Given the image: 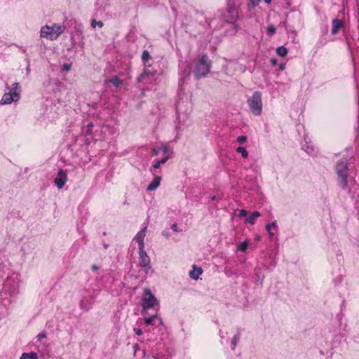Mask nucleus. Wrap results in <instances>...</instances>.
Wrapping results in <instances>:
<instances>
[{"mask_svg":"<svg viewBox=\"0 0 359 359\" xmlns=\"http://www.w3.org/2000/svg\"><path fill=\"white\" fill-rule=\"evenodd\" d=\"M145 359H168V358H165L164 356H162L161 358L156 357L155 355H147L146 356L144 355Z\"/></svg>","mask_w":359,"mask_h":359,"instance_id":"37","label":"nucleus"},{"mask_svg":"<svg viewBox=\"0 0 359 359\" xmlns=\"http://www.w3.org/2000/svg\"><path fill=\"white\" fill-rule=\"evenodd\" d=\"M264 2L267 4H269L271 2V0H264Z\"/></svg>","mask_w":359,"mask_h":359,"instance_id":"54","label":"nucleus"},{"mask_svg":"<svg viewBox=\"0 0 359 359\" xmlns=\"http://www.w3.org/2000/svg\"><path fill=\"white\" fill-rule=\"evenodd\" d=\"M242 4V0H228L226 13L224 15L225 21L231 23L233 27V34L237 30V26L234 24L238 18L239 8Z\"/></svg>","mask_w":359,"mask_h":359,"instance_id":"4","label":"nucleus"},{"mask_svg":"<svg viewBox=\"0 0 359 359\" xmlns=\"http://www.w3.org/2000/svg\"><path fill=\"white\" fill-rule=\"evenodd\" d=\"M279 69L280 70H284L285 69V65L284 64H280Z\"/></svg>","mask_w":359,"mask_h":359,"instance_id":"51","label":"nucleus"},{"mask_svg":"<svg viewBox=\"0 0 359 359\" xmlns=\"http://www.w3.org/2000/svg\"><path fill=\"white\" fill-rule=\"evenodd\" d=\"M276 27L273 26V25H270L267 27V34L269 35V36H272L273 34H275L276 32Z\"/></svg>","mask_w":359,"mask_h":359,"instance_id":"30","label":"nucleus"},{"mask_svg":"<svg viewBox=\"0 0 359 359\" xmlns=\"http://www.w3.org/2000/svg\"><path fill=\"white\" fill-rule=\"evenodd\" d=\"M22 91V88L19 83L15 82L12 84L11 87L9 88V91L13 95L16 97V99H20V94Z\"/></svg>","mask_w":359,"mask_h":359,"instance_id":"14","label":"nucleus"},{"mask_svg":"<svg viewBox=\"0 0 359 359\" xmlns=\"http://www.w3.org/2000/svg\"><path fill=\"white\" fill-rule=\"evenodd\" d=\"M216 199V196H213L211 197V200L212 201H215Z\"/></svg>","mask_w":359,"mask_h":359,"instance_id":"58","label":"nucleus"},{"mask_svg":"<svg viewBox=\"0 0 359 359\" xmlns=\"http://www.w3.org/2000/svg\"><path fill=\"white\" fill-rule=\"evenodd\" d=\"M237 141L240 144H244L247 141V137L245 135H240L237 137Z\"/></svg>","mask_w":359,"mask_h":359,"instance_id":"35","label":"nucleus"},{"mask_svg":"<svg viewBox=\"0 0 359 359\" xmlns=\"http://www.w3.org/2000/svg\"><path fill=\"white\" fill-rule=\"evenodd\" d=\"M268 233H269V238L272 239L273 237V235H274L273 233L271 231V229H269V231H268Z\"/></svg>","mask_w":359,"mask_h":359,"instance_id":"48","label":"nucleus"},{"mask_svg":"<svg viewBox=\"0 0 359 359\" xmlns=\"http://www.w3.org/2000/svg\"><path fill=\"white\" fill-rule=\"evenodd\" d=\"M102 245L104 249H107L109 248V244L106 243L105 242H103Z\"/></svg>","mask_w":359,"mask_h":359,"instance_id":"49","label":"nucleus"},{"mask_svg":"<svg viewBox=\"0 0 359 359\" xmlns=\"http://www.w3.org/2000/svg\"><path fill=\"white\" fill-rule=\"evenodd\" d=\"M250 112L256 116H260L262 112L263 103L262 93L259 91L253 93L252 95L247 100Z\"/></svg>","mask_w":359,"mask_h":359,"instance_id":"7","label":"nucleus"},{"mask_svg":"<svg viewBox=\"0 0 359 359\" xmlns=\"http://www.w3.org/2000/svg\"><path fill=\"white\" fill-rule=\"evenodd\" d=\"M158 320H159L160 325H163V324L162 318H159Z\"/></svg>","mask_w":359,"mask_h":359,"instance_id":"55","label":"nucleus"},{"mask_svg":"<svg viewBox=\"0 0 359 359\" xmlns=\"http://www.w3.org/2000/svg\"><path fill=\"white\" fill-rule=\"evenodd\" d=\"M18 101H19L18 99H16V97H15L12 93L8 92L5 93L3 95L1 100H0V104L1 105L10 104L12 102H17Z\"/></svg>","mask_w":359,"mask_h":359,"instance_id":"13","label":"nucleus"},{"mask_svg":"<svg viewBox=\"0 0 359 359\" xmlns=\"http://www.w3.org/2000/svg\"><path fill=\"white\" fill-rule=\"evenodd\" d=\"M169 158H170L169 155H167V156H164L162 159L158 160V161L160 162V163L161 165H163L167 162V161L169 159Z\"/></svg>","mask_w":359,"mask_h":359,"instance_id":"39","label":"nucleus"},{"mask_svg":"<svg viewBox=\"0 0 359 359\" xmlns=\"http://www.w3.org/2000/svg\"><path fill=\"white\" fill-rule=\"evenodd\" d=\"M343 26V22L339 19H334L332 20V28L331 32L332 34H336L339 32V29Z\"/></svg>","mask_w":359,"mask_h":359,"instance_id":"17","label":"nucleus"},{"mask_svg":"<svg viewBox=\"0 0 359 359\" xmlns=\"http://www.w3.org/2000/svg\"><path fill=\"white\" fill-rule=\"evenodd\" d=\"M161 150V148H154L152 150L153 154L155 156L158 155Z\"/></svg>","mask_w":359,"mask_h":359,"instance_id":"44","label":"nucleus"},{"mask_svg":"<svg viewBox=\"0 0 359 359\" xmlns=\"http://www.w3.org/2000/svg\"><path fill=\"white\" fill-rule=\"evenodd\" d=\"M146 230L147 227H144V229L138 231L134 238V240H135L138 243L139 249L144 248V240L146 235Z\"/></svg>","mask_w":359,"mask_h":359,"instance_id":"12","label":"nucleus"},{"mask_svg":"<svg viewBox=\"0 0 359 359\" xmlns=\"http://www.w3.org/2000/svg\"><path fill=\"white\" fill-rule=\"evenodd\" d=\"M248 215V212L245 210H240L238 216L239 217H246Z\"/></svg>","mask_w":359,"mask_h":359,"instance_id":"40","label":"nucleus"},{"mask_svg":"<svg viewBox=\"0 0 359 359\" xmlns=\"http://www.w3.org/2000/svg\"><path fill=\"white\" fill-rule=\"evenodd\" d=\"M211 68V62L207 55H202L194 60L192 72L195 78L198 80L207 76Z\"/></svg>","mask_w":359,"mask_h":359,"instance_id":"2","label":"nucleus"},{"mask_svg":"<svg viewBox=\"0 0 359 359\" xmlns=\"http://www.w3.org/2000/svg\"><path fill=\"white\" fill-rule=\"evenodd\" d=\"M220 337H221V338H224V334H223L221 330H220Z\"/></svg>","mask_w":359,"mask_h":359,"instance_id":"57","label":"nucleus"},{"mask_svg":"<svg viewBox=\"0 0 359 359\" xmlns=\"http://www.w3.org/2000/svg\"><path fill=\"white\" fill-rule=\"evenodd\" d=\"M162 234H163V236H165L167 238H168L170 237V233L168 231H163L162 232Z\"/></svg>","mask_w":359,"mask_h":359,"instance_id":"47","label":"nucleus"},{"mask_svg":"<svg viewBox=\"0 0 359 359\" xmlns=\"http://www.w3.org/2000/svg\"><path fill=\"white\" fill-rule=\"evenodd\" d=\"M20 288L19 274L11 270L8 256L0 252V304L9 306L20 294Z\"/></svg>","mask_w":359,"mask_h":359,"instance_id":"1","label":"nucleus"},{"mask_svg":"<svg viewBox=\"0 0 359 359\" xmlns=\"http://www.w3.org/2000/svg\"><path fill=\"white\" fill-rule=\"evenodd\" d=\"M277 226V223H276V221H274L271 223H268L266 224V230L267 231H269V229H271L272 227L273 228H275Z\"/></svg>","mask_w":359,"mask_h":359,"instance_id":"32","label":"nucleus"},{"mask_svg":"<svg viewBox=\"0 0 359 359\" xmlns=\"http://www.w3.org/2000/svg\"><path fill=\"white\" fill-rule=\"evenodd\" d=\"M303 149L308 154L313 155L314 153V148L312 146H303Z\"/></svg>","mask_w":359,"mask_h":359,"instance_id":"31","label":"nucleus"},{"mask_svg":"<svg viewBox=\"0 0 359 359\" xmlns=\"http://www.w3.org/2000/svg\"><path fill=\"white\" fill-rule=\"evenodd\" d=\"M261 214L258 211L253 212L248 217H247L245 222L253 225L255 223L256 219L260 217Z\"/></svg>","mask_w":359,"mask_h":359,"instance_id":"20","label":"nucleus"},{"mask_svg":"<svg viewBox=\"0 0 359 359\" xmlns=\"http://www.w3.org/2000/svg\"><path fill=\"white\" fill-rule=\"evenodd\" d=\"M161 149L163 151V154L164 156L168 155V153L170 152V149L168 146L163 145Z\"/></svg>","mask_w":359,"mask_h":359,"instance_id":"33","label":"nucleus"},{"mask_svg":"<svg viewBox=\"0 0 359 359\" xmlns=\"http://www.w3.org/2000/svg\"><path fill=\"white\" fill-rule=\"evenodd\" d=\"M95 15L98 17L107 8L108 3L107 0H97L95 4Z\"/></svg>","mask_w":359,"mask_h":359,"instance_id":"11","label":"nucleus"},{"mask_svg":"<svg viewBox=\"0 0 359 359\" xmlns=\"http://www.w3.org/2000/svg\"><path fill=\"white\" fill-rule=\"evenodd\" d=\"M161 180V177L159 176H156L154 178V180L151 181V182L147 186V191H153L157 189L159 185Z\"/></svg>","mask_w":359,"mask_h":359,"instance_id":"18","label":"nucleus"},{"mask_svg":"<svg viewBox=\"0 0 359 359\" xmlns=\"http://www.w3.org/2000/svg\"><path fill=\"white\" fill-rule=\"evenodd\" d=\"M171 229H172V231H174L175 232L181 231V230L178 229L177 224L176 223H174V224H172Z\"/></svg>","mask_w":359,"mask_h":359,"instance_id":"43","label":"nucleus"},{"mask_svg":"<svg viewBox=\"0 0 359 359\" xmlns=\"http://www.w3.org/2000/svg\"><path fill=\"white\" fill-rule=\"evenodd\" d=\"M203 269L200 266H197L196 265H193V269L189 273V277L195 280H197L199 278V276L202 274Z\"/></svg>","mask_w":359,"mask_h":359,"instance_id":"15","label":"nucleus"},{"mask_svg":"<svg viewBox=\"0 0 359 359\" xmlns=\"http://www.w3.org/2000/svg\"><path fill=\"white\" fill-rule=\"evenodd\" d=\"M139 256H140V266L144 269V271L147 273L149 270H151V266L150 265L151 259L150 257L147 254L144 248L139 249Z\"/></svg>","mask_w":359,"mask_h":359,"instance_id":"8","label":"nucleus"},{"mask_svg":"<svg viewBox=\"0 0 359 359\" xmlns=\"http://www.w3.org/2000/svg\"><path fill=\"white\" fill-rule=\"evenodd\" d=\"M106 234H107V233H106V232H105V231H104V232L102 233V235H103V236H106Z\"/></svg>","mask_w":359,"mask_h":359,"instance_id":"59","label":"nucleus"},{"mask_svg":"<svg viewBox=\"0 0 359 359\" xmlns=\"http://www.w3.org/2000/svg\"><path fill=\"white\" fill-rule=\"evenodd\" d=\"M353 156L343 158L340 161L337 162L335 166L336 173L339 178V185L343 189H346L348 187V165L353 163Z\"/></svg>","mask_w":359,"mask_h":359,"instance_id":"3","label":"nucleus"},{"mask_svg":"<svg viewBox=\"0 0 359 359\" xmlns=\"http://www.w3.org/2000/svg\"><path fill=\"white\" fill-rule=\"evenodd\" d=\"M108 82L111 83L116 88L119 87L123 83L122 81L119 79L116 76L112 77L108 81Z\"/></svg>","mask_w":359,"mask_h":359,"instance_id":"21","label":"nucleus"},{"mask_svg":"<svg viewBox=\"0 0 359 359\" xmlns=\"http://www.w3.org/2000/svg\"><path fill=\"white\" fill-rule=\"evenodd\" d=\"M72 65L69 63H65L62 65V70L68 72L71 69Z\"/></svg>","mask_w":359,"mask_h":359,"instance_id":"36","label":"nucleus"},{"mask_svg":"<svg viewBox=\"0 0 359 359\" xmlns=\"http://www.w3.org/2000/svg\"><path fill=\"white\" fill-rule=\"evenodd\" d=\"M155 74H156V71L146 69L137 78V82L149 83L151 82L150 78L154 76Z\"/></svg>","mask_w":359,"mask_h":359,"instance_id":"10","label":"nucleus"},{"mask_svg":"<svg viewBox=\"0 0 359 359\" xmlns=\"http://www.w3.org/2000/svg\"><path fill=\"white\" fill-rule=\"evenodd\" d=\"M87 130L86 131V135H90L92 133V128H93V123L90 122L87 125Z\"/></svg>","mask_w":359,"mask_h":359,"instance_id":"34","label":"nucleus"},{"mask_svg":"<svg viewBox=\"0 0 359 359\" xmlns=\"http://www.w3.org/2000/svg\"><path fill=\"white\" fill-rule=\"evenodd\" d=\"M133 349L135 350V351H136L137 349H139V346L137 344H135L133 345Z\"/></svg>","mask_w":359,"mask_h":359,"instance_id":"50","label":"nucleus"},{"mask_svg":"<svg viewBox=\"0 0 359 359\" xmlns=\"http://www.w3.org/2000/svg\"><path fill=\"white\" fill-rule=\"evenodd\" d=\"M134 332L137 335H141L142 334V330L140 328H134Z\"/></svg>","mask_w":359,"mask_h":359,"instance_id":"45","label":"nucleus"},{"mask_svg":"<svg viewBox=\"0 0 359 359\" xmlns=\"http://www.w3.org/2000/svg\"><path fill=\"white\" fill-rule=\"evenodd\" d=\"M46 337V332L44 331H42L38 335H37V339L39 341L41 340L42 339H44Z\"/></svg>","mask_w":359,"mask_h":359,"instance_id":"38","label":"nucleus"},{"mask_svg":"<svg viewBox=\"0 0 359 359\" xmlns=\"http://www.w3.org/2000/svg\"><path fill=\"white\" fill-rule=\"evenodd\" d=\"M142 315H145L148 309H156V310H158L159 308L158 301L152 294L151 290L148 288H145L144 290L143 297L142 300Z\"/></svg>","mask_w":359,"mask_h":359,"instance_id":"6","label":"nucleus"},{"mask_svg":"<svg viewBox=\"0 0 359 359\" xmlns=\"http://www.w3.org/2000/svg\"><path fill=\"white\" fill-rule=\"evenodd\" d=\"M92 269H93V270L95 271V270L98 269V266L96 265H93Z\"/></svg>","mask_w":359,"mask_h":359,"instance_id":"53","label":"nucleus"},{"mask_svg":"<svg viewBox=\"0 0 359 359\" xmlns=\"http://www.w3.org/2000/svg\"><path fill=\"white\" fill-rule=\"evenodd\" d=\"M266 266L264 265H262V266H257L255 269V274L257 277V281L259 282L260 284H262L264 279V275L263 273V270L265 269Z\"/></svg>","mask_w":359,"mask_h":359,"instance_id":"16","label":"nucleus"},{"mask_svg":"<svg viewBox=\"0 0 359 359\" xmlns=\"http://www.w3.org/2000/svg\"><path fill=\"white\" fill-rule=\"evenodd\" d=\"M142 60L145 67H151V64L149 62L151 60V57L150 55L149 52L147 50H144L142 52Z\"/></svg>","mask_w":359,"mask_h":359,"instance_id":"19","label":"nucleus"},{"mask_svg":"<svg viewBox=\"0 0 359 359\" xmlns=\"http://www.w3.org/2000/svg\"><path fill=\"white\" fill-rule=\"evenodd\" d=\"M220 337H221V338H224V334H223L221 330H220Z\"/></svg>","mask_w":359,"mask_h":359,"instance_id":"56","label":"nucleus"},{"mask_svg":"<svg viewBox=\"0 0 359 359\" xmlns=\"http://www.w3.org/2000/svg\"><path fill=\"white\" fill-rule=\"evenodd\" d=\"M30 359H38V355L36 353L31 352L28 353Z\"/></svg>","mask_w":359,"mask_h":359,"instance_id":"41","label":"nucleus"},{"mask_svg":"<svg viewBox=\"0 0 359 359\" xmlns=\"http://www.w3.org/2000/svg\"><path fill=\"white\" fill-rule=\"evenodd\" d=\"M161 165V164L160 163V162L158 161V160H155V161H154L153 167H154V168H155V169H158V168H160Z\"/></svg>","mask_w":359,"mask_h":359,"instance_id":"42","label":"nucleus"},{"mask_svg":"<svg viewBox=\"0 0 359 359\" xmlns=\"http://www.w3.org/2000/svg\"><path fill=\"white\" fill-rule=\"evenodd\" d=\"M271 62L273 65H275L276 64V60L275 58H272L271 60Z\"/></svg>","mask_w":359,"mask_h":359,"instance_id":"52","label":"nucleus"},{"mask_svg":"<svg viewBox=\"0 0 359 359\" xmlns=\"http://www.w3.org/2000/svg\"><path fill=\"white\" fill-rule=\"evenodd\" d=\"M190 76V69L184 70L181 76L180 80V84L183 83L187 80L189 79Z\"/></svg>","mask_w":359,"mask_h":359,"instance_id":"23","label":"nucleus"},{"mask_svg":"<svg viewBox=\"0 0 359 359\" xmlns=\"http://www.w3.org/2000/svg\"><path fill=\"white\" fill-rule=\"evenodd\" d=\"M20 359H30L27 353H24L22 354Z\"/></svg>","mask_w":359,"mask_h":359,"instance_id":"46","label":"nucleus"},{"mask_svg":"<svg viewBox=\"0 0 359 359\" xmlns=\"http://www.w3.org/2000/svg\"><path fill=\"white\" fill-rule=\"evenodd\" d=\"M67 180V175L65 170L60 169L57 177L54 179L55 186L59 189H62Z\"/></svg>","mask_w":359,"mask_h":359,"instance_id":"9","label":"nucleus"},{"mask_svg":"<svg viewBox=\"0 0 359 359\" xmlns=\"http://www.w3.org/2000/svg\"><path fill=\"white\" fill-rule=\"evenodd\" d=\"M287 49L283 46H278L276 48V53L280 57H285L287 54Z\"/></svg>","mask_w":359,"mask_h":359,"instance_id":"22","label":"nucleus"},{"mask_svg":"<svg viewBox=\"0 0 359 359\" xmlns=\"http://www.w3.org/2000/svg\"><path fill=\"white\" fill-rule=\"evenodd\" d=\"M156 318V315L154 314L147 317H144V320L147 325H153L154 320Z\"/></svg>","mask_w":359,"mask_h":359,"instance_id":"25","label":"nucleus"},{"mask_svg":"<svg viewBox=\"0 0 359 359\" xmlns=\"http://www.w3.org/2000/svg\"><path fill=\"white\" fill-rule=\"evenodd\" d=\"M90 25L93 28H95L96 26H98L100 28H102L104 24L102 21H96L95 19H93L91 20Z\"/></svg>","mask_w":359,"mask_h":359,"instance_id":"29","label":"nucleus"},{"mask_svg":"<svg viewBox=\"0 0 359 359\" xmlns=\"http://www.w3.org/2000/svg\"><path fill=\"white\" fill-rule=\"evenodd\" d=\"M240 336H241V333H240V330H238V333L233 336V337L231 340V349L232 350L235 349L236 344L240 339Z\"/></svg>","mask_w":359,"mask_h":359,"instance_id":"24","label":"nucleus"},{"mask_svg":"<svg viewBox=\"0 0 359 359\" xmlns=\"http://www.w3.org/2000/svg\"><path fill=\"white\" fill-rule=\"evenodd\" d=\"M237 152L240 153L243 158H246L248 156V152L245 147H238L236 149Z\"/></svg>","mask_w":359,"mask_h":359,"instance_id":"27","label":"nucleus"},{"mask_svg":"<svg viewBox=\"0 0 359 359\" xmlns=\"http://www.w3.org/2000/svg\"><path fill=\"white\" fill-rule=\"evenodd\" d=\"M65 27L54 23L52 26L44 25L41 28L40 36L50 41H55L65 32Z\"/></svg>","mask_w":359,"mask_h":359,"instance_id":"5","label":"nucleus"},{"mask_svg":"<svg viewBox=\"0 0 359 359\" xmlns=\"http://www.w3.org/2000/svg\"><path fill=\"white\" fill-rule=\"evenodd\" d=\"M261 1L262 0H250L248 5L249 10L254 9L256 6H257L259 4Z\"/></svg>","mask_w":359,"mask_h":359,"instance_id":"26","label":"nucleus"},{"mask_svg":"<svg viewBox=\"0 0 359 359\" xmlns=\"http://www.w3.org/2000/svg\"><path fill=\"white\" fill-rule=\"evenodd\" d=\"M248 247V242L247 241H245L243 242L240 243L238 245L237 248L238 250H240L241 252H245Z\"/></svg>","mask_w":359,"mask_h":359,"instance_id":"28","label":"nucleus"}]
</instances>
